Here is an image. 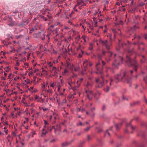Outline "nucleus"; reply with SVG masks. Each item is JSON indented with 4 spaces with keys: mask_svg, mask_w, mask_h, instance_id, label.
Segmentation results:
<instances>
[{
    "mask_svg": "<svg viewBox=\"0 0 147 147\" xmlns=\"http://www.w3.org/2000/svg\"><path fill=\"white\" fill-rule=\"evenodd\" d=\"M53 121L52 123V124H54L56 122V120L59 118V116L57 114L55 113L53 114Z\"/></svg>",
    "mask_w": 147,
    "mask_h": 147,
    "instance_id": "nucleus-10",
    "label": "nucleus"
},
{
    "mask_svg": "<svg viewBox=\"0 0 147 147\" xmlns=\"http://www.w3.org/2000/svg\"><path fill=\"white\" fill-rule=\"evenodd\" d=\"M62 145L63 146H65L67 145V144L66 142L62 143Z\"/></svg>",
    "mask_w": 147,
    "mask_h": 147,
    "instance_id": "nucleus-48",
    "label": "nucleus"
},
{
    "mask_svg": "<svg viewBox=\"0 0 147 147\" xmlns=\"http://www.w3.org/2000/svg\"><path fill=\"white\" fill-rule=\"evenodd\" d=\"M42 91H45V90H46V89L45 88V84H42Z\"/></svg>",
    "mask_w": 147,
    "mask_h": 147,
    "instance_id": "nucleus-30",
    "label": "nucleus"
},
{
    "mask_svg": "<svg viewBox=\"0 0 147 147\" xmlns=\"http://www.w3.org/2000/svg\"><path fill=\"white\" fill-rule=\"evenodd\" d=\"M50 34H48L46 36V37H47L48 38V39L49 40L50 39V38L49 36Z\"/></svg>",
    "mask_w": 147,
    "mask_h": 147,
    "instance_id": "nucleus-56",
    "label": "nucleus"
},
{
    "mask_svg": "<svg viewBox=\"0 0 147 147\" xmlns=\"http://www.w3.org/2000/svg\"><path fill=\"white\" fill-rule=\"evenodd\" d=\"M3 73H4L3 76H4V77H6L7 75V74L5 71H4Z\"/></svg>",
    "mask_w": 147,
    "mask_h": 147,
    "instance_id": "nucleus-50",
    "label": "nucleus"
},
{
    "mask_svg": "<svg viewBox=\"0 0 147 147\" xmlns=\"http://www.w3.org/2000/svg\"><path fill=\"white\" fill-rule=\"evenodd\" d=\"M85 24L86 25L87 27H89L91 30H93V27L91 26L90 24L88 22H86L85 23Z\"/></svg>",
    "mask_w": 147,
    "mask_h": 147,
    "instance_id": "nucleus-18",
    "label": "nucleus"
},
{
    "mask_svg": "<svg viewBox=\"0 0 147 147\" xmlns=\"http://www.w3.org/2000/svg\"><path fill=\"white\" fill-rule=\"evenodd\" d=\"M57 101L58 102L59 104H60V98H58L57 99Z\"/></svg>",
    "mask_w": 147,
    "mask_h": 147,
    "instance_id": "nucleus-51",
    "label": "nucleus"
},
{
    "mask_svg": "<svg viewBox=\"0 0 147 147\" xmlns=\"http://www.w3.org/2000/svg\"><path fill=\"white\" fill-rule=\"evenodd\" d=\"M81 109L80 108H77V110L78 112L81 111Z\"/></svg>",
    "mask_w": 147,
    "mask_h": 147,
    "instance_id": "nucleus-61",
    "label": "nucleus"
},
{
    "mask_svg": "<svg viewBox=\"0 0 147 147\" xmlns=\"http://www.w3.org/2000/svg\"><path fill=\"white\" fill-rule=\"evenodd\" d=\"M109 86H107L106 88L104 89V90L105 92H107L109 91Z\"/></svg>",
    "mask_w": 147,
    "mask_h": 147,
    "instance_id": "nucleus-29",
    "label": "nucleus"
},
{
    "mask_svg": "<svg viewBox=\"0 0 147 147\" xmlns=\"http://www.w3.org/2000/svg\"><path fill=\"white\" fill-rule=\"evenodd\" d=\"M37 29L36 26L34 27V28H32L31 30H30V33H31L34 32H36L37 31Z\"/></svg>",
    "mask_w": 147,
    "mask_h": 147,
    "instance_id": "nucleus-17",
    "label": "nucleus"
},
{
    "mask_svg": "<svg viewBox=\"0 0 147 147\" xmlns=\"http://www.w3.org/2000/svg\"><path fill=\"white\" fill-rule=\"evenodd\" d=\"M54 27V26L53 25H52L50 26L48 30L50 32H52L53 34H56V36H57L58 35V34H57L58 31V29L57 28H56L54 30L53 29Z\"/></svg>",
    "mask_w": 147,
    "mask_h": 147,
    "instance_id": "nucleus-5",
    "label": "nucleus"
},
{
    "mask_svg": "<svg viewBox=\"0 0 147 147\" xmlns=\"http://www.w3.org/2000/svg\"><path fill=\"white\" fill-rule=\"evenodd\" d=\"M3 122L6 125H8L7 121H6V120L5 121V122Z\"/></svg>",
    "mask_w": 147,
    "mask_h": 147,
    "instance_id": "nucleus-60",
    "label": "nucleus"
},
{
    "mask_svg": "<svg viewBox=\"0 0 147 147\" xmlns=\"http://www.w3.org/2000/svg\"><path fill=\"white\" fill-rule=\"evenodd\" d=\"M67 67H68V68H69L70 69H72V68L71 67V65H69V64L67 63Z\"/></svg>",
    "mask_w": 147,
    "mask_h": 147,
    "instance_id": "nucleus-34",
    "label": "nucleus"
},
{
    "mask_svg": "<svg viewBox=\"0 0 147 147\" xmlns=\"http://www.w3.org/2000/svg\"><path fill=\"white\" fill-rule=\"evenodd\" d=\"M20 78V77L19 76H16L14 78V80L15 81H16L19 80Z\"/></svg>",
    "mask_w": 147,
    "mask_h": 147,
    "instance_id": "nucleus-27",
    "label": "nucleus"
},
{
    "mask_svg": "<svg viewBox=\"0 0 147 147\" xmlns=\"http://www.w3.org/2000/svg\"><path fill=\"white\" fill-rule=\"evenodd\" d=\"M52 67V68L51 69V73H53L54 71H56V67H55L54 66H53Z\"/></svg>",
    "mask_w": 147,
    "mask_h": 147,
    "instance_id": "nucleus-23",
    "label": "nucleus"
},
{
    "mask_svg": "<svg viewBox=\"0 0 147 147\" xmlns=\"http://www.w3.org/2000/svg\"><path fill=\"white\" fill-rule=\"evenodd\" d=\"M52 119V116L51 115L50 116V117H49V119L50 120V121L51 122H52V123L53 122V119Z\"/></svg>",
    "mask_w": 147,
    "mask_h": 147,
    "instance_id": "nucleus-43",
    "label": "nucleus"
},
{
    "mask_svg": "<svg viewBox=\"0 0 147 147\" xmlns=\"http://www.w3.org/2000/svg\"><path fill=\"white\" fill-rule=\"evenodd\" d=\"M44 91L46 93L48 94L49 96H51L53 92V90L50 89H46Z\"/></svg>",
    "mask_w": 147,
    "mask_h": 147,
    "instance_id": "nucleus-13",
    "label": "nucleus"
},
{
    "mask_svg": "<svg viewBox=\"0 0 147 147\" xmlns=\"http://www.w3.org/2000/svg\"><path fill=\"white\" fill-rule=\"evenodd\" d=\"M110 135V134L108 132V131L107 130H106L105 133V135L106 136H107L108 135V136H109Z\"/></svg>",
    "mask_w": 147,
    "mask_h": 147,
    "instance_id": "nucleus-40",
    "label": "nucleus"
},
{
    "mask_svg": "<svg viewBox=\"0 0 147 147\" xmlns=\"http://www.w3.org/2000/svg\"><path fill=\"white\" fill-rule=\"evenodd\" d=\"M7 139L8 141H9V140L10 139H13V138L11 137V136L10 135H8V136L7 137Z\"/></svg>",
    "mask_w": 147,
    "mask_h": 147,
    "instance_id": "nucleus-35",
    "label": "nucleus"
},
{
    "mask_svg": "<svg viewBox=\"0 0 147 147\" xmlns=\"http://www.w3.org/2000/svg\"><path fill=\"white\" fill-rule=\"evenodd\" d=\"M33 74V72L31 71L28 74V76L30 77H31L32 76Z\"/></svg>",
    "mask_w": 147,
    "mask_h": 147,
    "instance_id": "nucleus-25",
    "label": "nucleus"
},
{
    "mask_svg": "<svg viewBox=\"0 0 147 147\" xmlns=\"http://www.w3.org/2000/svg\"><path fill=\"white\" fill-rule=\"evenodd\" d=\"M86 93H87V96L89 100H91L93 97V92L91 91H86Z\"/></svg>",
    "mask_w": 147,
    "mask_h": 147,
    "instance_id": "nucleus-8",
    "label": "nucleus"
},
{
    "mask_svg": "<svg viewBox=\"0 0 147 147\" xmlns=\"http://www.w3.org/2000/svg\"><path fill=\"white\" fill-rule=\"evenodd\" d=\"M95 81L96 83V88H101L104 85L105 80L103 78H96Z\"/></svg>",
    "mask_w": 147,
    "mask_h": 147,
    "instance_id": "nucleus-2",
    "label": "nucleus"
},
{
    "mask_svg": "<svg viewBox=\"0 0 147 147\" xmlns=\"http://www.w3.org/2000/svg\"><path fill=\"white\" fill-rule=\"evenodd\" d=\"M35 100H37L38 102H44V99L40 98L38 96H35Z\"/></svg>",
    "mask_w": 147,
    "mask_h": 147,
    "instance_id": "nucleus-15",
    "label": "nucleus"
},
{
    "mask_svg": "<svg viewBox=\"0 0 147 147\" xmlns=\"http://www.w3.org/2000/svg\"><path fill=\"white\" fill-rule=\"evenodd\" d=\"M49 110V109L48 108H44L43 109V111H48Z\"/></svg>",
    "mask_w": 147,
    "mask_h": 147,
    "instance_id": "nucleus-54",
    "label": "nucleus"
},
{
    "mask_svg": "<svg viewBox=\"0 0 147 147\" xmlns=\"http://www.w3.org/2000/svg\"><path fill=\"white\" fill-rule=\"evenodd\" d=\"M11 115L12 117L13 118H16L17 117V115H14V114L13 113H11Z\"/></svg>",
    "mask_w": 147,
    "mask_h": 147,
    "instance_id": "nucleus-31",
    "label": "nucleus"
},
{
    "mask_svg": "<svg viewBox=\"0 0 147 147\" xmlns=\"http://www.w3.org/2000/svg\"><path fill=\"white\" fill-rule=\"evenodd\" d=\"M68 83L69 85H70L71 87H73L74 86V83H70L69 82H68Z\"/></svg>",
    "mask_w": 147,
    "mask_h": 147,
    "instance_id": "nucleus-42",
    "label": "nucleus"
},
{
    "mask_svg": "<svg viewBox=\"0 0 147 147\" xmlns=\"http://www.w3.org/2000/svg\"><path fill=\"white\" fill-rule=\"evenodd\" d=\"M24 126L25 127V128L26 129H28V126L27 125L26 126H25L24 125Z\"/></svg>",
    "mask_w": 147,
    "mask_h": 147,
    "instance_id": "nucleus-63",
    "label": "nucleus"
},
{
    "mask_svg": "<svg viewBox=\"0 0 147 147\" xmlns=\"http://www.w3.org/2000/svg\"><path fill=\"white\" fill-rule=\"evenodd\" d=\"M21 36H22L21 35H16V38L17 39H18V38H19Z\"/></svg>",
    "mask_w": 147,
    "mask_h": 147,
    "instance_id": "nucleus-59",
    "label": "nucleus"
},
{
    "mask_svg": "<svg viewBox=\"0 0 147 147\" xmlns=\"http://www.w3.org/2000/svg\"><path fill=\"white\" fill-rule=\"evenodd\" d=\"M3 129H4V132L5 133L6 135H7L8 132V131L7 129V127L6 126H5L4 127Z\"/></svg>",
    "mask_w": 147,
    "mask_h": 147,
    "instance_id": "nucleus-21",
    "label": "nucleus"
},
{
    "mask_svg": "<svg viewBox=\"0 0 147 147\" xmlns=\"http://www.w3.org/2000/svg\"><path fill=\"white\" fill-rule=\"evenodd\" d=\"M72 89L74 90H78V88H77V87H74V88H72Z\"/></svg>",
    "mask_w": 147,
    "mask_h": 147,
    "instance_id": "nucleus-57",
    "label": "nucleus"
},
{
    "mask_svg": "<svg viewBox=\"0 0 147 147\" xmlns=\"http://www.w3.org/2000/svg\"><path fill=\"white\" fill-rule=\"evenodd\" d=\"M44 122L45 125H49V122H47L46 120H44Z\"/></svg>",
    "mask_w": 147,
    "mask_h": 147,
    "instance_id": "nucleus-38",
    "label": "nucleus"
},
{
    "mask_svg": "<svg viewBox=\"0 0 147 147\" xmlns=\"http://www.w3.org/2000/svg\"><path fill=\"white\" fill-rule=\"evenodd\" d=\"M99 41L103 46H105L107 49H109L111 44L109 43L107 40H103L100 38L99 39Z\"/></svg>",
    "mask_w": 147,
    "mask_h": 147,
    "instance_id": "nucleus-4",
    "label": "nucleus"
},
{
    "mask_svg": "<svg viewBox=\"0 0 147 147\" xmlns=\"http://www.w3.org/2000/svg\"><path fill=\"white\" fill-rule=\"evenodd\" d=\"M130 126L131 128L132 129H134L136 127L135 126H133L132 125H130Z\"/></svg>",
    "mask_w": 147,
    "mask_h": 147,
    "instance_id": "nucleus-53",
    "label": "nucleus"
},
{
    "mask_svg": "<svg viewBox=\"0 0 147 147\" xmlns=\"http://www.w3.org/2000/svg\"><path fill=\"white\" fill-rule=\"evenodd\" d=\"M12 35L9 34H7V36L8 37H10L11 36H12Z\"/></svg>",
    "mask_w": 147,
    "mask_h": 147,
    "instance_id": "nucleus-58",
    "label": "nucleus"
},
{
    "mask_svg": "<svg viewBox=\"0 0 147 147\" xmlns=\"http://www.w3.org/2000/svg\"><path fill=\"white\" fill-rule=\"evenodd\" d=\"M68 70H67V69H65L64 70V73H65V74H68Z\"/></svg>",
    "mask_w": 147,
    "mask_h": 147,
    "instance_id": "nucleus-47",
    "label": "nucleus"
},
{
    "mask_svg": "<svg viewBox=\"0 0 147 147\" xmlns=\"http://www.w3.org/2000/svg\"><path fill=\"white\" fill-rule=\"evenodd\" d=\"M1 80H5L6 79V77H4H4L2 76V77H1Z\"/></svg>",
    "mask_w": 147,
    "mask_h": 147,
    "instance_id": "nucleus-45",
    "label": "nucleus"
},
{
    "mask_svg": "<svg viewBox=\"0 0 147 147\" xmlns=\"http://www.w3.org/2000/svg\"><path fill=\"white\" fill-rule=\"evenodd\" d=\"M53 73H54V74L53 75V76H55L56 77H58V73L56 71H54Z\"/></svg>",
    "mask_w": 147,
    "mask_h": 147,
    "instance_id": "nucleus-26",
    "label": "nucleus"
},
{
    "mask_svg": "<svg viewBox=\"0 0 147 147\" xmlns=\"http://www.w3.org/2000/svg\"><path fill=\"white\" fill-rule=\"evenodd\" d=\"M78 5H86L84 4L83 1L82 0L79 1L78 2Z\"/></svg>",
    "mask_w": 147,
    "mask_h": 147,
    "instance_id": "nucleus-19",
    "label": "nucleus"
},
{
    "mask_svg": "<svg viewBox=\"0 0 147 147\" xmlns=\"http://www.w3.org/2000/svg\"><path fill=\"white\" fill-rule=\"evenodd\" d=\"M100 65V62H98L97 63L96 65V67L98 71V72H95V73L96 74L99 73L100 74H102V71L100 70L99 67Z\"/></svg>",
    "mask_w": 147,
    "mask_h": 147,
    "instance_id": "nucleus-9",
    "label": "nucleus"
},
{
    "mask_svg": "<svg viewBox=\"0 0 147 147\" xmlns=\"http://www.w3.org/2000/svg\"><path fill=\"white\" fill-rule=\"evenodd\" d=\"M53 127H54V126L52 127L51 126H49L47 128L48 131H51L53 129Z\"/></svg>",
    "mask_w": 147,
    "mask_h": 147,
    "instance_id": "nucleus-28",
    "label": "nucleus"
},
{
    "mask_svg": "<svg viewBox=\"0 0 147 147\" xmlns=\"http://www.w3.org/2000/svg\"><path fill=\"white\" fill-rule=\"evenodd\" d=\"M93 44L92 43H90V47H89V49L90 50H92L93 48Z\"/></svg>",
    "mask_w": 147,
    "mask_h": 147,
    "instance_id": "nucleus-39",
    "label": "nucleus"
},
{
    "mask_svg": "<svg viewBox=\"0 0 147 147\" xmlns=\"http://www.w3.org/2000/svg\"><path fill=\"white\" fill-rule=\"evenodd\" d=\"M46 32H38L37 33L34 34L33 35L34 37L39 39H41L43 40L45 39V36Z\"/></svg>",
    "mask_w": 147,
    "mask_h": 147,
    "instance_id": "nucleus-3",
    "label": "nucleus"
},
{
    "mask_svg": "<svg viewBox=\"0 0 147 147\" xmlns=\"http://www.w3.org/2000/svg\"><path fill=\"white\" fill-rule=\"evenodd\" d=\"M10 47V48H11V50L10 51V52H14V51H15V49L13 47Z\"/></svg>",
    "mask_w": 147,
    "mask_h": 147,
    "instance_id": "nucleus-37",
    "label": "nucleus"
},
{
    "mask_svg": "<svg viewBox=\"0 0 147 147\" xmlns=\"http://www.w3.org/2000/svg\"><path fill=\"white\" fill-rule=\"evenodd\" d=\"M58 60H56L53 61L52 63H53V64L57 63H58Z\"/></svg>",
    "mask_w": 147,
    "mask_h": 147,
    "instance_id": "nucleus-46",
    "label": "nucleus"
},
{
    "mask_svg": "<svg viewBox=\"0 0 147 147\" xmlns=\"http://www.w3.org/2000/svg\"><path fill=\"white\" fill-rule=\"evenodd\" d=\"M121 125V124H117L115 125L116 128L117 129H118L119 128V126H120Z\"/></svg>",
    "mask_w": 147,
    "mask_h": 147,
    "instance_id": "nucleus-33",
    "label": "nucleus"
},
{
    "mask_svg": "<svg viewBox=\"0 0 147 147\" xmlns=\"http://www.w3.org/2000/svg\"><path fill=\"white\" fill-rule=\"evenodd\" d=\"M93 21L92 22V24L93 26L94 27H96L97 26V21L96 19V18L94 17L92 18Z\"/></svg>",
    "mask_w": 147,
    "mask_h": 147,
    "instance_id": "nucleus-11",
    "label": "nucleus"
},
{
    "mask_svg": "<svg viewBox=\"0 0 147 147\" xmlns=\"http://www.w3.org/2000/svg\"><path fill=\"white\" fill-rule=\"evenodd\" d=\"M60 87H61V86H60V85L57 86V87H58L57 90H58V91H59Z\"/></svg>",
    "mask_w": 147,
    "mask_h": 147,
    "instance_id": "nucleus-55",
    "label": "nucleus"
},
{
    "mask_svg": "<svg viewBox=\"0 0 147 147\" xmlns=\"http://www.w3.org/2000/svg\"><path fill=\"white\" fill-rule=\"evenodd\" d=\"M7 118L5 116H3L2 117L1 119V121L2 122H5V121H6V120L7 119Z\"/></svg>",
    "mask_w": 147,
    "mask_h": 147,
    "instance_id": "nucleus-20",
    "label": "nucleus"
},
{
    "mask_svg": "<svg viewBox=\"0 0 147 147\" xmlns=\"http://www.w3.org/2000/svg\"><path fill=\"white\" fill-rule=\"evenodd\" d=\"M12 74L11 73L8 76V79H12Z\"/></svg>",
    "mask_w": 147,
    "mask_h": 147,
    "instance_id": "nucleus-24",
    "label": "nucleus"
},
{
    "mask_svg": "<svg viewBox=\"0 0 147 147\" xmlns=\"http://www.w3.org/2000/svg\"><path fill=\"white\" fill-rule=\"evenodd\" d=\"M131 80L130 78L127 75L126 72L124 71L115 76L114 80L111 79L110 84L111 85L112 84H113L114 82L117 83L121 80L129 83L130 82Z\"/></svg>",
    "mask_w": 147,
    "mask_h": 147,
    "instance_id": "nucleus-1",
    "label": "nucleus"
},
{
    "mask_svg": "<svg viewBox=\"0 0 147 147\" xmlns=\"http://www.w3.org/2000/svg\"><path fill=\"white\" fill-rule=\"evenodd\" d=\"M81 111L83 113L85 111V110L84 108H82L81 109Z\"/></svg>",
    "mask_w": 147,
    "mask_h": 147,
    "instance_id": "nucleus-64",
    "label": "nucleus"
},
{
    "mask_svg": "<svg viewBox=\"0 0 147 147\" xmlns=\"http://www.w3.org/2000/svg\"><path fill=\"white\" fill-rule=\"evenodd\" d=\"M83 65L84 67H87L88 65L91 66L92 64L90 61L86 60L84 62Z\"/></svg>",
    "mask_w": 147,
    "mask_h": 147,
    "instance_id": "nucleus-7",
    "label": "nucleus"
},
{
    "mask_svg": "<svg viewBox=\"0 0 147 147\" xmlns=\"http://www.w3.org/2000/svg\"><path fill=\"white\" fill-rule=\"evenodd\" d=\"M50 86L51 87L54 88L55 86V84L54 82L51 83L50 84Z\"/></svg>",
    "mask_w": 147,
    "mask_h": 147,
    "instance_id": "nucleus-36",
    "label": "nucleus"
},
{
    "mask_svg": "<svg viewBox=\"0 0 147 147\" xmlns=\"http://www.w3.org/2000/svg\"><path fill=\"white\" fill-rule=\"evenodd\" d=\"M47 64L49 65V67H52L53 65V63H52L51 62H47Z\"/></svg>",
    "mask_w": 147,
    "mask_h": 147,
    "instance_id": "nucleus-22",
    "label": "nucleus"
},
{
    "mask_svg": "<svg viewBox=\"0 0 147 147\" xmlns=\"http://www.w3.org/2000/svg\"><path fill=\"white\" fill-rule=\"evenodd\" d=\"M90 128V127H87L85 129V131H88L89 130Z\"/></svg>",
    "mask_w": 147,
    "mask_h": 147,
    "instance_id": "nucleus-49",
    "label": "nucleus"
},
{
    "mask_svg": "<svg viewBox=\"0 0 147 147\" xmlns=\"http://www.w3.org/2000/svg\"><path fill=\"white\" fill-rule=\"evenodd\" d=\"M82 123L81 122H80L79 123L77 124V126H80V125H82Z\"/></svg>",
    "mask_w": 147,
    "mask_h": 147,
    "instance_id": "nucleus-52",
    "label": "nucleus"
},
{
    "mask_svg": "<svg viewBox=\"0 0 147 147\" xmlns=\"http://www.w3.org/2000/svg\"><path fill=\"white\" fill-rule=\"evenodd\" d=\"M49 125H44V128L43 129H42V134L44 135H45V134L47 133V131L45 128H47Z\"/></svg>",
    "mask_w": 147,
    "mask_h": 147,
    "instance_id": "nucleus-16",
    "label": "nucleus"
},
{
    "mask_svg": "<svg viewBox=\"0 0 147 147\" xmlns=\"http://www.w3.org/2000/svg\"><path fill=\"white\" fill-rule=\"evenodd\" d=\"M123 58L122 57H120L118 59H115L114 63L113 64L114 65L117 66L119 65L120 63H122Z\"/></svg>",
    "mask_w": 147,
    "mask_h": 147,
    "instance_id": "nucleus-6",
    "label": "nucleus"
},
{
    "mask_svg": "<svg viewBox=\"0 0 147 147\" xmlns=\"http://www.w3.org/2000/svg\"><path fill=\"white\" fill-rule=\"evenodd\" d=\"M9 69H10L8 67H6L5 68V71L6 72H8L9 71Z\"/></svg>",
    "mask_w": 147,
    "mask_h": 147,
    "instance_id": "nucleus-32",
    "label": "nucleus"
},
{
    "mask_svg": "<svg viewBox=\"0 0 147 147\" xmlns=\"http://www.w3.org/2000/svg\"><path fill=\"white\" fill-rule=\"evenodd\" d=\"M107 37L109 38L111 41L114 40H115V35L114 34L113 36V37H112V34H108L107 36Z\"/></svg>",
    "mask_w": 147,
    "mask_h": 147,
    "instance_id": "nucleus-12",
    "label": "nucleus"
},
{
    "mask_svg": "<svg viewBox=\"0 0 147 147\" xmlns=\"http://www.w3.org/2000/svg\"><path fill=\"white\" fill-rule=\"evenodd\" d=\"M21 112H18L17 113H16V115H17L18 116V115H20V114H21Z\"/></svg>",
    "mask_w": 147,
    "mask_h": 147,
    "instance_id": "nucleus-62",
    "label": "nucleus"
},
{
    "mask_svg": "<svg viewBox=\"0 0 147 147\" xmlns=\"http://www.w3.org/2000/svg\"><path fill=\"white\" fill-rule=\"evenodd\" d=\"M119 45L121 44V46H120L121 47H122L123 45V44L121 42V40H119Z\"/></svg>",
    "mask_w": 147,
    "mask_h": 147,
    "instance_id": "nucleus-41",
    "label": "nucleus"
},
{
    "mask_svg": "<svg viewBox=\"0 0 147 147\" xmlns=\"http://www.w3.org/2000/svg\"><path fill=\"white\" fill-rule=\"evenodd\" d=\"M130 1H131L130 4V6L131 7V8L133 11H135L136 9V5H133H133V3H134V0H130Z\"/></svg>",
    "mask_w": 147,
    "mask_h": 147,
    "instance_id": "nucleus-14",
    "label": "nucleus"
},
{
    "mask_svg": "<svg viewBox=\"0 0 147 147\" xmlns=\"http://www.w3.org/2000/svg\"><path fill=\"white\" fill-rule=\"evenodd\" d=\"M108 54L109 57L111 56L113 54V53L111 52H109L108 53Z\"/></svg>",
    "mask_w": 147,
    "mask_h": 147,
    "instance_id": "nucleus-44",
    "label": "nucleus"
}]
</instances>
